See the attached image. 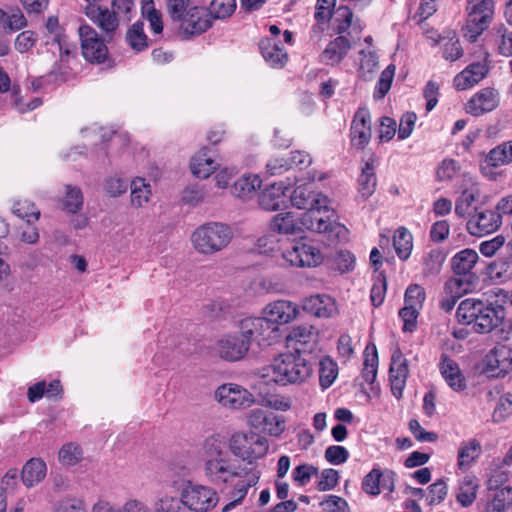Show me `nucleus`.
<instances>
[{
    "mask_svg": "<svg viewBox=\"0 0 512 512\" xmlns=\"http://www.w3.org/2000/svg\"><path fill=\"white\" fill-rule=\"evenodd\" d=\"M264 377H272V380L281 385L302 383L312 373L310 362L303 357L299 348L295 352L283 353L274 358L271 365L264 369Z\"/></svg>",
    "mask_w": 512,
    "mask_h": 512,
    "instance_id": "nucleus-1",
    "label": "nucleus"
},
{
    "mask_svg": "<svg viewBox=\"0 0 512 512\" xmlns=\"http://www.w3.org/2000/svg\"><path fill=\"white\" fill-rule=\"evenodd\" d=\"M328 204L326 203V207L316 205L305 209L300 218V225L307 230L326 234L333 242L345 241L348 238V229L336 221L335 212Z\"/></svg>",
    "mask_w": 512,
    "mask_h": 512,
    "instance_id": "nucleus-2",
    "label": "nucleus"
},
{
    "mask_svg": "<svg viewBox=\"0 0 512 512\" xmlns=\"http://www.w3.org/2000/svg\"><path fill=\"white\" fill-rule=\"evenodd\" d=\"M232 237L229 226L220 222H209L192 233L191 242L198 253L212 255L226 248Z\"/></svg>",
    "mask_w": 512,
    "mask_h": 512,
    "instance_id": "nucleus-3",
    "label": "nucleus"
},
{
    "mask_svg": "<svg viewBox=\"0 0 512 512\" xmlns=\"http://www.w3.org/2000/svg\"><path fill=\"white\" fill-rule=\"evenodd\" d=\"M479 257L475 250L464 249L452 258V269L455 276L445 284V290L451 293H468L475 287L477 277L471 272Z\"/></svg>",
    "mask_w": 512,
    "mask_h": 512,
    "instance_id": "nucleus-4",
    "label": "nucleus"
},
{
    "mask_svg": "<svg viewBox=\"0 0 512 512\" xmlns=\"http://www.w3.org/2000/svg\"><path fill=\"white\" fill-rule=\"evenodd\" d=\"M494 0H467L466 24L464 36L475 42L477 38L489 27L494 17Z\"/></svg>",
    "mask_w": 512,
    "mask_h": 512,
    "instance_id": "nucleus-5",
    "label": "nucleus"
},
{
    "mask_svg": "<svg viewBox=\"0 0 512 512\" xmlns=\"http://www.w3.org/2000/svg\"><path fill=\"white\" fill-rule=\"evenodd\" d=\"M473 332L477 334L493 333L497 341H507L512 333V320L506 317V309L497 302H491Z\"/></svg>",
    "mask_w": 512,
    "mask_h": 512,
    "instance_id": "nucleus-6",
    "label": "nucleus"
},
{
    "mask_svg": "<svg viewBox=\"0 0 512 512\" xmlns=\"http://www.w3.org/2000/svg\"><path fill=\"white\" fill-rule=\"evenodd\" d=\"M268 448L267 439L254 432H237L230 440L231 452L251 466L254 460L266 455Z\"/></svg>",
    "mask_w": 512,
    "mask_h": 512,
    "instance_id": "nucleus-7",
    "label": "nucleus"
},
{
    "mask_svg": "<svg viewBox=\"0 0 512 512\" xmlns=\"http://www.w3.org/2000/svg\"><path fill=\"white\" fill-rule=\"evenodd\" d=\"M79 37L83 57L90 63L102 64L108 59L109 51L105 35H99L98 32L88 24L79 27Z\"/></svg>",
    "mask_w": 512,
    "mask_h": 512,
    "instance_id": "nucleus-8",
    "label": "nucleus"
},
{
    "mask_svg": "<svg viewBox=\"0 0 512 512\" xmlns=\"http://www.w3.org/2000/svg\"><path fill=\"white\" fill-rule=\"evenodd\" d=\"M181 494L184 506L195 512H208L219 500L212 488L203 485L189 484Z\"/></svg>",
    "mask_w": 512,
    "mask_h": 512,
    "instance_id": "nucleus-9",
    "label": "nucleus"
},
{
    "mask_svg": "<svg viewBox=\"0 0 512 512\" xmlns=\"http://www.w3.org/2000/svg\"><path fill=\"white\" fill-rule=\"evenodd\" d=\"M179 30L186 36L200 35L212 26L208 11L199 6H190L182 13L180 19H173Z\"/></svg>",
    "mask_w": 512,
    "mask_h": 512,
    "instance_id": "nucleus-10",
    "label": "nucleus"
},
{
    "mask_svg": "<svg viewBox=\"0 0 512 512\" xmlns=\"http://www.w3.org/2000/svg\"><path fill=\"white\" fill-rule=\"evenodd\" d=\"M219 404L227 409H246L254 403L253 395L245 388L234 383L219 386L214 393Z\"/></svg>",
    "mask_w": 512,
    "mask_h": 512,
    "instance_id": "nucleus-11",
    "label": "nucleus"
},
{
    "mask_svg": "<svg viewBox=\"0 0 512 512\" xmlns=\"http://www.w3.org/2000/svg\"><path fill=\"white\" fill-rule=\"evenodd\" d=\"M247 422L253 429L274 437L280 436L285 430L284 417L261 408L251 410Z\"/></svg>",
    "mask_w": 512,
    "mask_h": 512,
    "instance_id": "nucleus-12",
    "label": "nucleus"
},
{
    "mask_svg": "<svg viewBox=\"0 0 512 512\" xmlns=\"http://www.w3.org/2000/svg\"><path fill=\"white\" fill-rule=\"evenodd\" d=\"M85 15L101 30L106 40H112L119 28L116 11L96 4L85 7Z\"/></svg>",
    "mask_w": 512,
    "mask_h": 512,
    "instance_id": "nucleus-13",
    "label": "nucleus"
},
{
    "mask_svg": "<svg viewBox=\"0 0 512 512\" xmlns=\"http://www.w3.org/2000/svg\"><path fill=\"white\" fill-rule=\"evenodd\" d=\"M240 334L248 344L251 342H262L268 340L272 333L277 330V327L272 326L266 318L263 317H247L239 322Z\"/></svg>",
    "mask_w": 512,
    "mask_h": 512,
    "instance_id": "nucleus-14",
    "label": "nucleus"
},
{
    "mask_svg": "<svg viewBox=\"0 0 512 512\" xmlns=\"http://www.w3.org/2000/svg\"><path fill=\"white\" fill-rule=\"evenodd\" d=\"M502 224V217L496 210L476 211L467 222L468 232L477 237H482L497 231Z\"/></svg>",
    "mask_w": 512,
    "mask_h": 512,
    "instance_id": "nucleus-15",
    "label": "nucleus"
},
{
    "mask_svg": "<svg viewBox=\"0 0 512 512\" xmlns=\"http://www.w3.org/2000/svg\"><path fill=\"white\" fill-rule=\"evenodd\" d=\"M409 375L408 361L399 347L393 350L389 368V378L392 394L400 399Z\"/></svg>",
    "mask_w": 512,
    "mask_h": 512,
    "instance_id": "nucleus-16",
    "label": "nucleus"
},
{
    "mask_svg": "<svg viewBox=\"0 0 512 512\" xmlns=\"http://www.w3.org/2000/svg\"><path fill=\"white\" fill-rule=\"evenodd\" d=\"M204 471L210 482L216 485L227 483L231 478L241 476L243 472L231 463L228 456L205 461Z\"/></svg>",
    "mask_w": 512,
    "mask_h": 512,
    "instance_id": "nucleus-17",
    "label": "nucleus"
},
{
    "mask_svg": "<svg viewBox=\"0 0 512 512\" xmlns=\"http://www.w3.org/2000/svg\"><path fill=\"white\" fill-rule=\"evenodd\" d=\"M248 340L241 334H229L216 343V351L220 358L226 361H238L244 358L249 350Z\"/></svg>",
    "mask_w": 512,
    "mask_h": 512,
    "instance_id": "nucleus-18",
    "label": "nucleus"
},
{
    "mask_svg": "<svg viewBox=\"0 0 512 512\" xmlns=\"http://www.w3.org/2000/svg\"><path fill=\"white\" fill-rule=\"evenodd\" d=\"M283 258L297 267H314L322 262L320 250L308 244L293 245L283 252Z\"/></svg>",
    "mask_w": 512,
    "mask_h": 512,
    "instance_id": "nucleus-19",
    "label": "nucleus"
},
{
    "mask_svg": "<svg viewBox=\"0 0 512 512\" xmlns=\"http://www.w3.org/2000/svg\"><path fill=\"white\" fill-rule=\"evenodd\" d=\"M491 302L478 298H467L460 302L456 310V318L458 322L464 325H470L472 330L476 327V323L483 318L484 312L488 309Z\"/></svg>",
    "mask_w": 512,
    "mask_h": 512,
    "instance_id": "nucleus-20",
    "label": "nucleus"
},
{
    "mask_svg": "<svg viewBox=\"0 0 512 512\" xmlns=\"http://www.w3.org/2000/svg\"><path fill=\"white\" fill-rule=\"evenodd\" d=\"M298 312L297 306L287 300L269 303L263 310L266 320L275 327L291 322L296 318Z\"/></svg>",
    "mask_w": 512,
    "mask_h": 512,
    "instance_id": "nucleus-21",
    "label": "nucleus"
},
{
    "mask_svg": "<svg viewBox=\"0 0 512 512\" xmlns=\"http://www.w3.org/2000/svg\"><path fill=\"white\" fill-rule=\"evenodd\" d=\"M371 117L367 109H359L351 124V142L353 146L363 149L371 139Z\"/></svg>",
    "mask_w": 512,
    "mask_h": 512,
    "instance_id": "nucleus-22",
    "label": "nucleus"
},
{
    "mask_svg": "<svg viewBox=\"0 0 512 512\" xmlns=\"http://www.w3.org/2000/svg\"><path fill=\"white\" fill-rule=\"evenodd\" d=\"M290 200L293 206L304 210L316 205L326 207V203H329L328 197L316 192L312 184L297 186L290 195Z\"/></svg>",
    "mask_w": 512,
    "mask_h": 512,
    "instance_id": "nucleus-23",
    "label": "nucleus"
},
{
    "mask_svg": "<svg viewBox=\"0 0 512 512\" xmlns=\"http://www.w3.org/2000/svg\"><path fill=\"white\" fill-rule=\"evenodd\" d=\"M499 104L498 92L493 88H484L477 92L466 104V112L473 116H480L491 112Z\"/></svg>",
    "mask_w": 512,
    "mask_h": 512,
    "instance_id": "nucleus-24",
    "label": "nucleus"
},
{
    "mask_svg": "<svg viewBox=\"0 0 512 512\" xmlns=\"http://www.w3.org/2000/svg\"><path fill=\"white\" fill-rule=\"evenodd\" d=\"M486 370L493 376L505 375L512 368V349L500 345L494 347L485 359Z\"/></svg>",
    "mask_w": 512,
    "mask_h": 512,
    "instance_id": "nucleus-25",
    "label": "nucleus"
},
{
    "mask_svg": "<svg viewBox=\"0 0 512 512\" xmlns=\"http://www.w3.org/2000/svg\"><path fill=\"white\" fill-rule=\"evenodd\" d=\"M302 308L318 318H329L337 312L335 301L326 294L306 297L302 302Z\"/></svg>",
    "mask_w": 512,
    "mask_h": 512,
    "instance_id": "nucleus-26",
    "label": "nucleus"
},
{
    "mask_svg": "<svg viewBox=\"0 0 512 512\" xmlns=\"http://www.w3.org/2000/svg\"><path fill=\"white\" fill-rule=\"evenodd\" d=\"M287 187L281 183H273L264 189L259 195V205L266 211L279 210L286 203Z\"/></svg>",
    "mask_w": 512,
    "mask_h": 512,
    "instance_id": "nucleus-27",
    "label": "nucleus"
},
{
    "mask_svg": "<svg viewBox=\"0 0 512 512\" xmlns=\"http://www.w3.org/2000/svg\"><path fill=\"white\" fill-rule=\"evenodd\" d=\"M259 46L263 58L271 67L282 68L286 64L288 54L276 38L262 39Z\"/></svg>",
    "mask_w": 512,
    "mask_h": 512,
    "instance_id": "nucleus-28",
    "label": "nucleus"
},
{
    "mask_svg": "<svg viewBox=\"0 0 512 512\" xmlns=\"http://www.w3.org/2000/svg\"><path fill=\"white\" fill-rule=\"evenodd\" d=\"M488 67L484 63H472L454 78V86L458 90H466L481 81L487 74Z\"/></svg>",
    "mask_w": 512,
    "mask_h": 512,
    "instance_id": "nucleus-29",
    "label": "nucleus"
},
{
    "mask_svg": "<svg viewBox=\"0 0 512 512\" xmlns=\"http://www.w3.org/2000/svg\"><path fill=\"white\" fill-rule=\"evenodd\" d=\"M243 473L246 475V478L236 484L232 496L233 499L222 508V512H229L236 507L243 500L248 489L255 486L260 479V471L256 470L255 467H250L247 472L243 470Z\"/></svg>",
    "mask_w": 512,
    "mask_h": 512,
    "instance_id": "nucleus-30",
    "label": "nucleus"
},
{
    "mask_svg": "<svg viewBox=\"0 0 512 512\" xmlns=\"http://www.w3.org/2000/svg\"><path fill=\"white\" fill-rule=\"evenodd\" d=\"M440 371L447 384L455 391H462L466 388L465 377L458 364L446 355H442Z\"/></svg>",
    "mask_w": 512,
    "mask_h": 512,
    "instance_id": "nucleus-31",
    "label": "nucleus"
},
{
    "mask_svg": "<svg viewBox=\"0 0 512 512\" xmlns=\"http://www.w3.org/2000/svg\"><path fill=\"white\" fill-rule=\"evenodd\" d=\"M350 47V41L345 36H338L322 52L320 56L321 62L331 66L340 63Z\"/></svg>",
    "mask_w": 512,
    "mask_h": 512,
    "instance_id": "nucleus-32",
    "label": "nucleus"
},
{
    "mask_svg": "<svg viewBox=\"0 0 512 512\" xmlns=\"http://www.w3.org/2000/svg\"><path fill=\"white\" fill-rule=\"evenodd\" d=\"M46 463L39 458H32L22 468L21 478L24 485L31 488L40 483L46 476Z\"/></svg>",
    "mask_w": 512,
    "mask_h": 512,
    "instance_id": "nucleus-33",
    "label": "nucleus"
},
{
    "mask_svg": "<svg viewBox=\"0 0 512 512\" xmlns=\"http://www.w3.org/2000/svg\"><path fill=\"white\" fill-rule=\"evenodd\" d=\"M91 512H150V509L145 503L137 499H129L122 506H116L110 501L99 499L93 505Z\"/></svg>",
    "mask_w": 512,
    "mask_h": 512,
    "instance_id": "nucleus-34",
    "label": "nucleus"
},
{
    "mask_svg": "<svg viewBox=\"0 0 512 512\" xmlns=\"http://www.w3.org/2000/svg\"><path fill=\"white\" fill-rule=\"evenodd\" d=\"M512 163V140L503 142L494 147L486 155L482 164L485 167H500Z\"/></svg>",
    "mask_w": 512,
    "mask_h": 512,
    "instance_id": "nucleus-35",
    "label": "nucleus"
},
{
    "mask_svg": "<svg viewBox=\"0 0 512 512\" xmlns=\"http://www.w3.org/2000/svg\"><path fill=\"white\" fill-rule=\"evenodd\" d=\"M218 164L210 155L208 148H202L191 161V171L198 178L209 177L217 168Z\"/></svg>",
    "mask_w": 512,
    "mask_h": 512,
    "instance_id": "nucleus-36",
    "label": "nucleus"
},
{
    "mask_svg": "<svg viewBox=\"0 0 512 512\" xmlns=\"http://www.w3.org/2000/svg\"><path fill=\"white\" fill-rule=\"evenodd\" d=\"M481 454V445L478 440L471 439L463 442L458 450L457 466L464 470L469 468Z\"/></svg>",
    "mask_w": 512,
    "mask_h": 512,
    "instance_id": "nucleus-37",
    "label": "nucleus"
},
{
    "mask_svg": "<svg viewBox=\"0 0 512 512\" xmlns=\"http://www.w3.org/2000/svg\"><path fill=\"white\" fill-rule=\"evenodd\" d=\"M271 229L281 234L298 235L302 232L300 223L291 212L277 214L271 221Z\"/></svg>",
    "mask_w": 512,
    "mask_h": 512,
    "instance_id": "nucleus-38",
    "label": "nucleus"
},
{
    "mask_svg": "<svg viewBox=\"0 0 512 512\" xmlns=\"http://www.w3.org/2000/svg\"><path fill=\"white\" fill-rule=\"evenodd\" d=\"M261 179L257 175L242 176L234 182L231 187V194L235 197L247 199L261 186Z\"/></svg>",
    "mask_w": 512,
    "mask_h": 512,
    "instance_id": "nucleus-39",
    "label": "nucleus"
},
{
    "mask_svg": "<svg viewBox=\"0 0 512 512\" xmlns=\"http://www.w3.org/2000/svg\"><path fill=\"white\" fill-rule=\"evenodd\" d=\"M512 504V488L505 486L496 490L490 501L487 502L484 512H506Z\"/></svg>",
    "mask_w": 512,
    "mask_h": 512,
    "instance_id": "nucleus-40",
    "label": "nucleus"
},
{
    "mask_svg": "<svg viewBox=\"0 0 512 512\" xmlns=\"http://www.w3.org/2000/svg\"><path fill=\"white\" fill-rule=\"evenodd\" d=\"M488 272L492 279L500 282L512 280V253L491 263Z\"/></svg>",
    "mask_w": 512,
    "mask_h": 512,
    "instance_id": "nucleus-41",
    "label": "nucleus"
},
{
    "mask_svg": "<svg viewBox=\"0 0 512 512\" xmlns=\"http://www.w3.org/2000/svg\"><path fill=\"white\" fill-rule=\"evenodd\" d=\"M205 461L228 456L226 442L219 435H212L206 438L202 444Z\"/></svg>",
    "mask_w": 512,
    "mask_h": 512,
    "instance_id": "nucleus-42",
    "label": "nucleus"
},
{
    "mask_svg": "<svg viewBox=\"0 0 512 512\" xmlns=\"http://www.w3.org/2000/svg\"><path fill=\"white\" fill-rule=\"evenodd\" d=\"M478 489L477 479L473 476H466L460 482L459 491L456 495L457 501L463 506H470L476 499Z\"/></svg>",
    "mask_w": 512,
    "mask_h": 512,
    "instance_id": "nucleus-43",
    "label": "nucleus"
},
{
    "mask_svg": "<svg viewBox=\"0 0 512 512\" xmlns=\"http://www.w3.org/2000/svg\"><path fill=\"white\" fill-rule=\"evenodd\" d=\"M66 192L62 200V208L68 213L76 214L82 209L84 198L79 187L73 185L65 186Z\"/></svg>",
    "mask_w": 512,
    "mask_h": 512,
    "instance_id": "nucleus-44",
    "label": "nucleus"
},
{
    "mask_svg": "<svg viewBox=\"0 0 512 512\" xmlns=\"http://www.w3.org/2000/svg\"><path fill=\"white\" fill-rule=\"evenodd\" d=\"M393 245L398 257L406 260L413 247L411 233L405 227H399L394 234Z\"/></svg>",
    "mask_w": 512,
    "mask_h": 512,
    "instance_id": "nucleus-45",
    "label": "nucleus"
},
{
    "mask_svg": "<svg viewBox=\"0 0 512 512\" xmlns=\"http://www.w3.org/2000/svg\"><path fill=\"white\" fill-rule=\"evenodd\" d=\"M131 203L133 206L140 208L149 202L151 197L150 184L146 183L143 178H136L131 182Z\"/></svg>",
    "mask_w": 512,
    "mask_h": 512,
    "instance_id": "nucleus-46",
    "label": "nucleus"
},
{
    "mask_svg": "<svg viewBox=\"0 0 512 512\" xmlns=\"http://www.w3.org/2000/svg\"><path fill=\"white\" fill-rule=\"evenodd\" d=\"M375 168L372 163L367 162L359 176V192L364 199L369 198L375 191L376 187Z\"/></svg>",
    "mask_w": 512,
    "mask_h": 512,
    "instance_id": "nucleus-47",
    "label": "nucleus"
},
{
    "mask_svg": "<svg viewBox=\"0 0 512 512\" xmlns=\"http://www.w3.org/2000/svg\"><path fill=\"white\" fill-rule=\"evenodd\" d=\"M317 339V331L312 325H298L292 328L287 336L288 342H294L295 344L306 345L314 343Z\"/></svg>",
    "mask_w": 512,
    "mask_h": 512,
    "instance_id": "nucleus-48",
    "label": "nucleus"
},
{
    "mask_svg": "<svg viewBox=\"0 0 512 512\" xmlns=\"http://www.w3.org/2000/svg\"><path fill=\"white\" fill-rule=\"evenodd\" d=\"M319 381L322 388L332 385L338 374L337 364L329 357L323 358L319 363Z\"/></svg>",
    "mask_w": 512,
    "mask_h": 512,
    "instance_id": "nucleus-49",
    "label": "nucleus"
},
{
    "mask_svg": "<svg viewBox=\"0 0 512 512\" xmlns=\"http://www.w3.org/2000/svg\"><path fill=\"white\" fill-rule=\"evenodd\" d=\"M236 9V0H212L208 14L211 19H226Z\"/></svg>",
    "mask_w": 512,
    "mask_h": 512,
    "instance_id": "nucleus-50",
    "label": "nucleus"
},
{
    "mask_svg": "<svg viewBox=\"0 0 512 512\" xmlns=\"http://www.w3.org/2000/svg\"><path fill=\"white\" fill-rule=\"evenodd\" d=\"M126 39L132 49L141 51L148 47L147 37L143 31V23L136 22L127 31Z\"/></svg>",
    "mask_w": 512,
    "mask_h": 512,
    "instance_id": "nucleus-51",
    "label": "nucleus"
},
{
    "mask_svg": "<svg viewBox=\"0 0 512 512\" xmlns=\"http://www.w3.org/2000/svg\"><path fill=\"white\" fill-rule=\"evenodd\" d=\"M319 473V470L317 467L303 463L298 466H296L292 471V479L295 483V485L299 487L306 486L313 476H317Z\"/></svg>",
    "mask_w": 512,
    "mask_h": 512,
    "instance_id": "nucleus-52",
    "label": "nucleus"
},
{
    "mask_svg": "<svg viewBox=\"0 0 512 512\" xmlns=\"http://www.w3.org/2000/svg\"><path fill=\"white\" fill-rule=\"evenodd\" d=\"M479 194L474 190H464L455 204V214L461 218L469 214L472 204L477 200Z\"/></svg>",
    "mask_w": 512,
    "mask_h": 512,
    "instance_id": "nucleus-53",
    "label": "nucleus"
},
{
    "mask_svg": "<svg viewBox=\"0 0 512 512\" xmlns=\"http://www.w3.org/2000/svg\"><path fill=\"white\" fill-rule=\"evenodd\" d=\"M1 24L10 31H16L24 28L27 25V20L22 11L14 7L5 11L4 21Z\"/></svg>",
    "mask_w": 512,
    "mask_h": 512,
    "instance_id": "nucleus-54",
    "label": "nucleus"
},
{
    "mask_svg": "<svg viewBox=\"0 0 512 512\" xmlns=\"http://www.w3.org/2000/svg\"><path fill=\"white\" fill-rule=\"evenodd\" d=\"M13 213L22 219H26L28 223L37 221L40 217V211L35 204L27 200L17 201L13 205Z\"/></svg>",
    "mask_w": 512,
    "mask_h": 512,
    "instance_id": "nucleus-55",
    "label": "nucleus"
},
{
    "mask_svg": "<svg viewBox=\"0 0 512 512\" xmlns=\"http://www.w3.org/2000/svg\"><path fill=\"white\" fill-rule=\"evenodd\" d=\"M82 458V450L78 445L68 443L59 451V460L63 465H76Z\"/></svg>",
    "mask_w": 512,
    "mask_h": 512,
    "instance_id": "nucleus-56",
    "label": "nucleus"
},
{
    "mask_svg": "<svg viewBox=\"0 0 512 512\" xmlns=\"http://www.w3.org/2000/svg\"><path fill=\"white\" fill-rule=\"evenodd\" d=\"M395 74V66L389 65L385 70L382 71L380 78L376 85V91L374 94L375 98H383L391 88L393 77Z\"/></svg>",
    "mask_w": 512,
    "mask_h": 512,
    "instance_id": "nucleus-57",
    "label": "nucleus"
},
{
    "mask_svg": "<svg viewBox=\"0 0 512 512\" xmlns=\"http://www.w3.org/2000/svg\"><path fill=\"white\" fill-rule=\"evenodd\" d=\"M155 512H185L184 504L181 498L164 496L156 501L154 505Z\"/></svg>",
    "mask_w": 512,
    "mask_h": 512,
    "instance_id": "nucleus-58",
    "label": "nucleus"
},
{
    "mask_svg": "<svg viewBox=\"0 0 512 512\" xmlns=\"http://www.w3.org/2000/svg\"><path fill=\"white\" fill-rule=\"evenodd\" d=\"M425 298L424 288L418 284H412L406 289L404 296L405 305L421 309Z\"/></svg>",
    "mask_w": 512,
    "mask_h": 512,
    "instance_id": "nucleus-59",
    "label": "nucleus"
},
{
    "mask_svg": "<svg viewBox=\"0 0 512 512\" xmlns=\"http://www.w3.org/2000/svg\"><path fill=\"white\" fill-rule=\"evenodd\" d=\"M382 472L379 469H372L363 479L362 489L365 493L376 496L380 494V479Z\"/></svg>",
    "mask_w": 512,
    "mask_h": 512,
    "instance_id": "nucleus-60",
    "label": "nucleus"
},
{
    "mask_svg": "<svg viewBox=\"0 0 512 512\" xmlns=\"http://www.w3.org/2000/svg\"><path fill=\"white\" fill-rule=\"evenodd\" d=\"M419 311L420 309L407 305L400 309L399 316L403 320L404 332H413L416 329Z\"/></svg>",
    "mask_w": 512,
    "mask_h": 512,
    "instance_id": "nucleus-61",
    "label": "nucleus"
},
{
    "mask_svg": "<svg viewBox=\"0 0 512 512\" xmlns=\"http://www.w3.org/2000/svg\"><path fill=\"white\" fill-rule=\"evenodd\" d=\"M324 456L329 463L333 465H339L345 463L348 460L349 452L343 446L332 445L325 450Z\"/></svg>",
    "mask_w": 512,
    "mask_h": 512,
    "instance_id": "nucleus-62",
    "label": "nucleus"
},
{
    "mask_svg": "<svg viewBox=\"0 0 512 512\" xmlns=\"http://www.w3.org/2000/svg\"><path fill=\"white\" fill-rule=\"evenodd\" d=\"M444 259L445 256L440 250H431L424 259L425 271L429 274L439 273Z\"/></svg>",
    "mask_w": 512,
    "mask_h": 512,
    "instance_id": "nucleus-63",
    "label": "nucleus"
},
{
    "mask_svg": "<svg viewBox=\"0 0 512 512\" xmlns=\"http://www.w3.org/2000/svg\"><path fill=\"white\" fill-rule=\"evenodd\" d=\"M86 507L83 500L78 498H66L59 502L56 512H85Z\"/></svg>",
    "mask_w": 512,
    "mask_h": 512,
    "instance_id": "nucleus-64",
    "label": "nucleus"
}]
</instances>
